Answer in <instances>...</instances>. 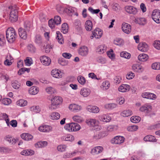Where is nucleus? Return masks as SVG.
Returning <instances> with one entry per match:
<instances>
[{"label": "nucleus", "instance_id": "13", "mask_svg": "<svg viewBox=\"0 0 160 160\" xmlns=\"http://www.w3.org/2000/svg\"><path fill=\"white\" fill-rule=\"evenodd\" d=\"M122 28L124 32L129 34L131 31V26L128 23L124 22L122 24Z\"/></svg>", "mask_w": 160, "mask_h": 160}, {"label": "nucleus", "instance_id": "3", "mask_svg": "<svg viewBox=\"0 0 160 160\" xmlns=\"http://www.w3.org/2000/svg\"><path fill=\"white\" fill-rule=\"evenodd\" d=\"M62 101V98L60 97L55 96L51 100V104L50 108L52 109H55L58 106Z\"/></svg>", "mask_w": 160, "mask_h": 160}, {"label": "nucleus", "instance_id": "4", "mask_svg": "<svg viewBox=\"0 0 160 160\" xmlns=\"http://www.w3.org/2000/svg\"><path fill=\"white\" fill-rule=\"evenodd\" d=\"M125 140L123 137L118 136L113 138L111 140V143L113 144H120L123 143Z\"/></svg>", "mask_w": 160, "mask_h": 160}, {"label": "nucleus", "instance_id": "21", "mask_svg": "<svg viewBox=\"0 0 160 160\" xmlns=\"http://www.w3.org/2000/svg\"><path fill=\"white\" fill-rule=\"evenodd\" d=\"M91 93V90L90 89L83 88L81 89L80 91V94L84 97H87Z\"/></svg>", "mask_w": 160, "mask_h": 160}, {"label": "nucleus", "instance_id": "31", "mask_svg": "<svg viewBox=\"0 0 160 160\" xmlns=\"http://www.w3.org/2000/svg\"><path fill=\"white\" fill-rule=\"evenodd\" d=\"M34 151L31 149L23 150L21 152V154L22 155L29 156L32 155L34 154Z\"/></svg>", "mask_w": 160, "mask_h": 160}, {"label": "nucleus", "instance_id": "16", "mask_svg": "<svg viewBox=\"0 0 160 160\" xmlns=\"http://www.w3.org/2000/svg\"><path fill=\"white\" fill-rule=\"evenodd\" d=\"M142 96L144 98L152 99H155L156 98L155 94L148 92H144L142 93Z\"/></svg>", "mask_w": 160, "mask_h": 160}, {"label": "nucleus", "instance_id": "61", "mask_svg": "<svg viewBox=\"0 0 160 160\" xmlns=\"http://www.w3.org/2000/svg\"><path fill=\"white\" fill-rule=\"evenodd\" d=\"M112 9L114 10H120L121 9L120 6L116 3H113L112 5Z\"/></svg>", "mask_w": 160, "mask_h": 160}, {"label": "nucleus", "instance_id": "60", "mask_svg": "<svg viewBox=\"0 0 160 160\" xmlns=\"http://www.w3.org/2000/svg\"><path fill=\"white\" fill-rule=\"evenodd\" d=\"M66 148V146L65 145H60L57 147L58 150L60 152H62L64 151Z\"/></svg>", "mask_w": 160, "mask_h": 160}, {"label": "nucleus", "instance_id": "18", "mask_svg": "<svg viewBox=\"0 0 160 160\" xmlns=\"http://www.w3.org/2000/svg\"><path fill=\"white\" fill-rule=\"evenodd\" d=\"M130 88V86L129 85L127 84H123L119 87L118 90L121 92H126L129 91Z\"/></svg>", "mask_w": 160, "mask_h": 160}, {"label": "nucleus", "instance_id": "23", "mask_svg": "<svg viewBox=\"0 0 160 160\" xmlns=\"http://www.w3.org/2000/svg\"><path fill=\"white\" fill-rule=\"evenodd\" d=\"M52 75L56 78H60L62 77L61 71L58 69H55L52 70L51 72Z\"/></svg>", "mask_w": 160, "mask_h": 160}, {"label": "nucleus", "instance_id": "54", "mask_svg": "<svg viewBox=\"0 0 160 160\" xmlns=\"http://www.w3.org/2000/svg\"><path fill=\"white\" fill-rule=\"evenodd\" d=\"M53 20L54 22V23H56V25L60 24L61 23V18L58 16H55L54 19Z\"/></svg>", "mask_w": 160, "mask_h": 160}, {"label": "nucleus", "instance_id": "17", "mask_svg": "<svg viewBox=\"0 0 160 160\" xmlns=\"http://www.w3.org/2000/svg\"><path fill=\"white\" fill-rule=\"evenodd\" d=\"M134 22L140 25L144 26L147 23V20L144 18H137L135 19Z\"/></svg>", "mask_w": 160, "mask_h": 160}, {"label": "nucleus", "instance_id": "37", "mask_svg": "<svg viewBox=\"0 0 160 160\" xmlns=\"http://www.w3.org/2000/svg\"><path fill=\"white\" fill-rule=\"evenodd\" d=\"M60 117V114L58 112H52L50 115V118L53 120L58 119Z\"/></svg>", "mask_w": 160, "mask_h": 160}, {"label": "nucleus", "instance_id": "11", "mask_svg": "<svg viewBox=\"0 0 160 160\" xmlns=\"http://www.w3.org/2000/svg\"><path fill=\"white\" fill-rule=\"evenodd\" d=\"M132 70L135 72L140 73L142 72L144 68L141 65L138 64H134L132 66Z\"/></svg>", "mask_w": 160, "mask_h": 160}, {"label": "nucleus", "instance_id": "19", "mask_svg": "<svg viewBox=\"0 0 160 160\" xmlns=\"http://www.w3.org/2000/svg\"><path fill=\"white\" fill-rule=\"evenodd\" d=\"M87 110L91 112L97 113L99 111V108L95 106L88 105L87 108Z\"/></svg>", "mask_w": 160, "mask_h": 160}, {"label": "nucleus", "instance_id": "47", "mask_svg": "<svg viewBox=\"0 0 160 160\" xmlns=\"http://www.w3.org/2000/svg\"><path fill=\"white\" fill-rule=\"evenodd\" d=\"M120 56L121 57L127 58L129 59L131 57L130 54L125 51H123L120 53Z\"/></svg>", "mask_w": 160, "mask_h": 160}, {"label": "nucleus", "instance_id": "40", "mask_svg": "<svg viewBox=\"0 0 160 160\" xmlns=\"http://www.w3.org/2000/svg\"><path fill=\"white\" fill-rule=\"evenodd\" d=\"M27 103V101L23 99H20L16 102L17 104L21 107H24L26 106Z\"/></svg>", "mask_w": 160, "mask_h": 160}, {"label": "nucleus", "instance_id": "7", "mask_svg": "<svg viewBox=\"0 0 160 160\" xmlns=\"http://www.w3.org/2000/svg\"><path fill=\"white\" fill-rule=\"evenodd\" d=\"M159 11H153L152 14V19L157 23H160V12Z\"/></svg>", "mask_w": 160, "mask_h": 160}, {"label": "nucleus", "instance_id": "52", "mask_svg": "<svg viewBox=\"0 0 160 160\" xmlns=\"http://www.w3.org/2000/svg\"><path fill=\"white\" fill-rule=\"evenodd\" d=\"M138 128V127L136 125H132L128 126L127 128V130L130 132H133L136 131Z\"/></svg>", "mask_w": 160, "mask_h": 160}, {"label": "nucleus", "instance_id": "57", "mask_svg": "<svg viewBox=\"0 0 160 160\" xmlns=\"http://www.w3.org/2000/svg\"><path fill=\"white\" fill-rule=\"evenodd\" d=\"M153 45L156 49L160 50V41L156 40L153 43Z\"/></svg>", "mask_w": 160, "mask_h": 160}, {"label": "nucleus", "instance_id": "39", "mask_svg": "<svg viewBox=\"0 0 160 160\" xmlns=\"http://www.w3.org/2000/svg\"><path fill=\"white\" fill-rule=\"evenodd\" d=\"M132 114V111L129 109L125 110L121 113V115L124 117H128L131 116Z\"/></svg>", "mask_w": 160, "mask_h": 160}, {"label": "nucleus", "instance_id": "62", "mask_svg": "<svg viewBox=\"0 0 160 160\" xmlns=\"http://www.w3.org/2000/svg\"><path fill=\"white\" fill-rule=\"evenodd\" d=\"M56 23H54V20L51 19L48 21V25L49 27L52 29L54 28Z\"/></svg>", "mask_w": 160, "mask_h": 160}, {"label": "nucleus", "instance_id": "29", "mask_svg": "<svg viewBox=\"0 0 160 160\" xmlns=\"http://www.w3.org/2000/svg\"><path fill=\"white\" fill-rule=\"evenodd\" d=\"M57 36L56 38L58 40L59 43L62 44L64 43L63 39L62 34L59 31L56 32Z\"/></svg>", "mask_w": 160, "mask_h": 160}, {"label": "nucleus", "instance_id": "38", "mask_svg": "<svg viewBox=\"0 0 160 160\" xmlns=\"http://www.w3.org/2000/svg\"><path fill=\"white\" fill-rule=\"evenodd\" d=\"M117 104L114 103L106 104L104 105L105 108L107 109H112L117 107Z\"/></svg>", "mask_w": 160, "mask_h": 160}, {"label": "nucleus", "instance_id": "58", "mask_svg": "<svg viewBox=\"0 0 160 160\" xmlns=\"http://www.w3.org/2000/svg\"><path fill=\"white\" fill-rule=\"evenodd\" d=\"M24 61L26 65L28 66H30L32 63V58L29 57H27Z\"/></svg>", "mask_w": 160, "mask_h": 160}, {"label": "nucleus", "instance_id": "59", "mask_svg": "<svg viewBox=\"0 0 160 160\" xmlns=\"http://www.w3.org/2000/svg\"><path fill=\"white\" fill-rule=\"evenodd\" d=\"M97 61L99 63L102 64H105L106 62V59L102 57H98L97 59Z\"/></svg>", "mask_w": 160, "mask_h": 160}, {"label": "nucleus", "instance_id": "51", "mask_svg": "<svg viewBox=\"0 0 160 160\" xmlns=\"http://www.w3.org/2000/svg\"><path fill=\"white\" fill-rule=\"evenodd\" d=\"M45 90L46 92L49 94H52L55 92V89L51 87H47Z\"/></svg>", "mask_w": 160, "mask_h": 160}, {"label": "nucleus", "instance_id": "30", "mask_svg": "<svg viewBox=\"0 0 160 160\" xmlns=\"http://www.w3.org/2000/svg\"><path fill=\"white\" fill-rule=\"evenodd\" d=\"M111 119V117L108 115L104 114L102 116L100 117V120L104 122H108L110 121Z\"/></svg>", "mask_w": 160, "mask_h": 160}, {"label": "nucleus", "instance_id": "44", "mask_svg": "<svg viewBox=\"0 0 160 160\" xmlns=\"http://www.w3.org/2000/svg\"><path fill=\"white\" fill-rule=\"evenodd\" d=\"M114 43L117 45L121 46L124 43L122 39L120 38H116L114 41Z\"/></svg>", "mask_w": 160, "mask_h": 160}, {"label": "nucleus", "instance_id": "63", "mask_svg": "<svg viewBox=\"0 0 160 160\" xmlns=\"http://www.w3.org/2000/svg\"><path fill=\"white\" fill-rule=\"evenodd\" d=\"M72 119L75 121L78 122H81L82 121V119L81 117L79 116H75L73 117Z\"/></svg>", "mask_w": 160, "mask_h": 160}, {"label": "nucleus", "instance_id": "34", "mask_svg": "<svg viewBox=\"0 0 160 160\" xmlns=\"http://www.w3.org/2000/svg\"><path fill=\"white\" fill-rule=\"evenodd\" d=\"M92 27V24L90 20H87L85 24V27L87 31H90L91 30Z\"/></svg>", "mask_w": 160, "mask_h": 160}, {"label": "nucleus", "instance_id": "1", "mask_svg": "<svg viewBox=\"0 0 160 160\" xmlns=\"http://www.w3.org/2000/svg\"><path fill=\"white\" fill-rule=\"evenodd\" d=\"M6 37L8 41L13 42L16 40L17 35L15 29L12 27L8 28L6 32Z\"/></svg>", "mask_w": 160, "mask_h": 160}, {"label": "nucleus", "instance_id": "24", "mask_svg": "<svg viewBox=\"0 0 160 160\" xmlns=\"http://www.w3.org/2000/svg\"><path fill=\"white\" fill-rule=\"evenodd\" d=\"M87 123L91 127H94L98 125V122L95 119H88L86 120Z\"/></svg>", "mask_w": 160, "mask_h": 160}, {"label": "nucleus", "instance_id": "28", "mask_svg": "<svg viewBox=\"0 0 160 160\" xmlns=\"http://www.w3.org/2000/svg\"><path fill=\"white\" fill-rule=\"evenodd\" d=\"M39 89L36 86H32L30 88L29 90V92L30 94L35 95L37 94L38 92Z\"/></svg>", "mask_w": 160, "mask_h": 160}, {"label": "nucleus", "instance_id": "45", "mask_svg": "<svg viewBox=\"0 0 160 160\" xmlns=\"http://www.w3.org/2000/svg\"><path fill=\"white\" fill-rule=\"evenodd\" d=\"M35 42L36 44L39 45H40L42 43V38L40 35H36L35 38Z\"/></svg>", "mask_w": 160, "mask_h": 160}, {"label": "nucleus", "instance_id": "14", "mask_svg": "<svg viewBox=\"0 0 160 160\" xmlns=\"http://www.w3.org/2000/svg\"><path fill=\"white\" fill-rule=\"evenodd\" d=\"M40 60L42 64L46 66H49L51 62V59L48 57L43 56L40 57Z\"/></svg>", "mask_w": 160, "mask_h": 160}, {"label": "nucleus", "instance_id": "56", "mask_svg": "<svg viewBox=\"0 0 160 160\" xmlns=\"http://www.w3.org/2000/svg\"><path fill=\"white\" fill-rule=\"evenodd\" d=\"M28 50L32 53L35 52L36 49L35 47L32 44H29L28 46Z\"/></svg>", "mask_w": 160, "mask_h": 160}, {"label": "nucleus", "instance_id": "27", "mask_svg": "<svg viewBox=\"0 0 160 160\" xmlns=\"http://www.w3.org/2000/svg\"><path fill=\"white\" fill-rule=\"evenodd\" d=\"M61 139L62 140L72 141L74 139V137L70 134H68L62 137Z\"/></svg>", "mask_w": 160, "mask_h": 160}, {"label": "nucleus", "instance_id": "2", "mask_svg": "<svg viewBox=\"0 0 160 160\" xmlns=\"http://www.w3.org/2000/svg\"><path fill=\"white\" fill-rule=\"evenodd\" d=\"M64 128L69 132H76L79 130L81 127L78 123L72 122L66 124Z\"/></svg>", "mask_w": 160, "mask_h": 160}, {"label": "nucleus", "instance_id": "35", "mask_svg": "<svg viewBox=\"0 0 160 160\" xmlns=\"http://www.w3.org/2000/svg\"><path fill=\"white\" fill-rule=\"evenodd\" d=\"M13 60L12 57L10 55L8 56L7 57V58L4 61V64L7 66H9L11 65L12 64V60Z\"/></svg>", "mask_w": 160, "mask_h": 160}, {"label": "nucleus", "instance_id": "64", "mask_svg": "<svg viewBox=\"0 0 160 160\" xmlns=\"http://www.w3.org/2000/svg\"><path fill=\"white\" fill-rule=\"evenodd\" d=\"M121 80V77L120 76H117L114 78V82L116 84H118L120 83Z\"/></svg>", "mask_w": 160, "mask_h": 160}, {"label": "nucleus", "instance_id": "53", "mask_svg": "<svg viewBox=\"0 0 160 160\" xmlns=\"http://www.w3.org/2000/svg\"><path fill=\"white\" fill-rule=\"evenodd\" d=\"M6 43V40L4 35H0V46H4Z\"/></svg>", "mask_w": 160, "mask_h": 160}, {"label": "nucleus", "instance_id": "15", "mask_svg": "<svg viewBox=\"0 0 160 160\" xmlns=\"http://www.w3.org/2000/svg\"><path fill=\"white\" fill-rule=\"evenodd\" d=\"M138 49L142 52H146L148 50V45L145 42L140 43L138 46Z\"/></svg>", "mask_w": 160, "mask_h": 160}, {"label": "nucleus", "instance_id": "50", "mask_svg": "<svg viewBox=\"0 0 160 160\" xmlns=\"http://www.w3.org/2000/svg\"><path fill=\"white\" fill-rule=\"evenodd\" d=\"M150 129H157L160 128V122H157L151 125L149 127Z\"/></svg>", "mask_w": 160, "mask_h": 160}, {"label": "nucleus", "instance_id": "6", "mask_svg": "<svg viewBox=\"0 0 160 160\" xmlns=\"http://www.w3.org/2000/svg\"><path fill=\"white\" fill-rule=\"evenodd\" d=\"M152 109V106L149 104H145L142 106L139 109L140 111L145 113L147 115L151 112Z\"/></svg>", "mask_w": 160, "mask_h": 160}, {"label": "nucleus", "instance_id": "5", "mask_svg": "<svg viewBox=\"0 0 160 160\" xmlns=\"http://www.w3.org/2000/svg\"><path fill=\"white\" fill-rule=\"evenodd\" d=\"M68 108L71 111L74 112H77L82 109V107L79 105L75 103H72L69 105Z\"/></svg>", "mask_w": 160, "mask_h": 160}, {"label": "nucleus", "instance_id": "10", "mask_svg": "<svg viewBox=\"0 0 160 160\" xmlns=\"http://www.w3.org/2000/svg\"><path fill=\"white\" fill-rule=\"evenodd\" d=\"M89 50L87 47L85 46L81 47L78 50V53L82 56H87Z\"/></svg>", "mask_w": 160, "mask_h": 160}, {"label": "nucleus", "instance_id": "9", "mask_svg": "<svg viewBox=\"0 0 160 160\" xmlns=\"http://www.w3.org/2000/svg\"><path fill=\"white\" fill-rule=\"evenodd\" d=\"M103 150V148L101 146L94 147L91 150L90 153L93 155H97L101 153Z\"/></svg>", "mask_w": 160, "mask_h": 160}, {"label": "nucleus", "instance_id": "26", "mask_svg": "<svg viewBox=\"0 0 160 160\" xmlns=\"http://www.w3.org/2000/svg\"><path fill=\"white\" fill-rule=\"evenodd\" d=\"M143 140L145 141L156 142L157 139L155 137L152 135H148L145 137L143 138Z\"/></svg>", "mask_w": 160, "mask_h": 160}, {"label": "nucleus", "instance_id": "25", "mask_svg": "<svg viewBox=\"0 0 160 160\" xmlns=\"http://www.w3.org/2000/svg\"><path fill=\"white\" fill-rule=\"evenodd\" d=\"M21 138L26 141H29L32 140L33 137L30 134L28 133H22L21 135Z\"/></svg>", "mask_w": 160, "mask_h": 160}, {"label": "nucleus", "instance_id": "41", "mask_svg": "<svg viewBox=\"0 0 160 160\" xmlns=\"http://www.w3.org/2000/svg\"><path fill=\"white\" fill-rule=\"evenodd\" d=\"M110 87V83L108 81L103 82L101 87V88L104 90H106L109 88Z\"/></svg>", "mask_w": 160, "mask_h": 160}, {"label": "nucleus", "instance_id": "42", "mask_svg": "<svg viewBox=\"0 0 160 160\" xmlns=\"http://www.w3.org/2000/svg\"><path fill=\"white\" fill-rule=\"evenodd\" d=\"M77 80L79 83L82 85H84L86 83L85 78L83 76L80 75L77 77Z\"/></svg>", "mask_w": 160, "mask_h": 160}, {"label": "nucleus", "instance_id": "20", "mask_svg": "<svg viewBox=\"0 0 160 160\" xmlns=\"http://www.w3.org/2000/svg\"><path fill=\"white\" fill-rule=\"evenodd\" d=\"M52 128L51 126L43 125L38 128V130L43 132H49L51 131Z\"/></svg>", "mask_w": 160, "mask_h": 160}, {"label": "nucleus", "instance_id": "32", "mask_svg": "<svg viewBox=\"0 0 160 160\" xmlns=\"http://www.w3.org/2000/svg\"><path fill=\"white\" fill-rule=\"evenodd\" d=\"M48 143L46 141L39 142L35 144V146L37 148H42L47 146Z\"/></svg>", "mask_w": 160, "mask_h": 160}, {"label": "nucleus", "instance_id": "43", "mask_svg": "<svg viewBox=\"0 0 160 160\" xmlns=\"http://www.w3.org/2000/svg\"><path fill=\"white\" fill-rule=\"evenodd\" d=\"M68 26L67 23H63L62 26L61 31L64 34L68 32Z\"/></svg>", "mask_w": 160, "mask_h": 160}, {"label": "nucleus", "instance_id": "46", "mask_svg": "<svg viewBox=\"0 0 160 160\" xmlns=\"http://www.w3.org/2000/svg\"><path fill=\"white\" fill-rule=\"evenodd\" d=\"M24 29L26 30L29 31L30 28L32 27V24L31 22L28 21H25L24 24Z\"/></svg>", "mask_w": 160, "mask_h": 160}, {"label": "nucleus", "instance_id": "33", "mask_svg": "<svg viewBox=\"0 0 160 160\" xmlns=\"http://www.w3.org/2000/svg\"><path fill=\"white\" fill-rule=\"evenodd\" d=\"M104 134L102 132L97 133L93 136L92 138L94 140L99 139L104 137Z\"/></svg>", "mask_w": 160, "mask_h": 160}, {"label": "nucleus", "instance_id": "48", "mask_svg": "<svg viewBox=\"0 0 160 160\" xmlns=\"http://www.w3.org/2000/svg\"><path fill=\"white\" fill-rule=\"evenodd\" d=\"M12 86L14 88L18 89L20 88V84L17 81H13L12 82Z\"/></svg>", "mask_w": 160, "mask_h": 160}, {"label": "nucleus", "instance_id": "22", "mask_svg": "<svg viewBox=\"0 0 160 160\" xmlns=\"http://www.w3.org/2000/svg\"><path fill=\"white\" fill-rule=\"evenodd\" d=\"M102 31L101 29L97 28L92 32V35L96 38H99L102 36Z\"/></svg>", "mask_w": 160, "mask_h": 160}, {"label": "nucleus", "instance_id": "12", "mask_svg": "<svg viewBox=\"0 0 160 160\" xmlns=\"http://www.w3.org/2000/svg\"><path fill=\"white\" fill-rule=\"evenodd\" d=\"M27 30L22 28H20L18 29V32L20 37L23 39H26L27 38L28 34Z\"/></svg>", "mask_w": 160, "mask_h": 160}, {"label": "nucleus", "instance_id": "8", "mask_svg": "<svg viewBox=\"0 0 160 160\" xmlns=\"http://www.w3.org/2000/svg\"><path fill=\"white\" fill-rule=\"evenodd\" d=\"M18 11H10L9 14V19L12 22H16L18 19Z\"/></svg>", "mask_w": 160, "mask_h": 160}, {"label": "nucleus", "instance_id": "55", "mask_svg": "<svg viewBox=\"0 0 160 160\" xmlns=\"http://www.w3.org/2000/svg\"><path fill=\"white\" fill-rule=\"evenodd\" d=\"M152 69L155 70L160 69V63L155 62L153 63L152 65Z\"/></svg>", "mask_w": 160, "mask_h": 160}, {"label": "nucleus", "instance_id": "36", "mask_svg": "<svg viewBox=\"0 0 160 160\" xmlns=\"http://www.w3.org/2000/svg\"><path fill=\"white\" fill-rule=\"evenodd\" d=\"M148 55L145 53L140 54L138 57V58L139 61L142 62L146 61L148 59Z\"/></svg>", "mask_w": 160, "mask_h": 160}, {"label": "nucleus", "instance_id": "49", "mask_svg": "<svg viewBox=\"0 0 160 160\" xmlns=\"http://www.w3.org/2000/svg\"><path fill=\"white\" fill-rule=\"evenodd\" d=\"M140 117L138 116H132L130 118L131 122L134 123H136L139 122L140 121Z\"/></svg>", "mask_w": 160, "mask_h": 160}]
</instances>
